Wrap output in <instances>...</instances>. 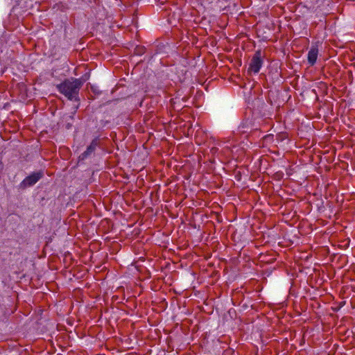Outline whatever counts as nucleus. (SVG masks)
<instances>
[{
    "label": "nucleus",
    "instance_id": "f257e3e1",
    "mask_svg": "<svg viewBox=\"0 0 355 355\" xmlns=\"http://www.w3.org/2000/svg\"><path fill=\"white\" fill-rule=\"evenodd\" d=\"M82 82L79 79L66 80L57 86L59 92L64 94L69 99H73L78 94Z\"/></svg>",
    "mask_w": 355,
    "mask_h": 355
},
{
    "label": "nucleus",
    "instance_id": "39448f33",
    "mask_svg": "<svg viewBox=\"0 0 355 355\" xmlns=\"http://www.w3.org/2000/svg\"><path fill=\"white\" fill-rule=\"evenodd\" d=\"M97 146V141L96 140H94L92 144L87 147V150L85 151L80 156V158L82 159H85L89 154L92 153L96 146Z\"/></svg>",
    "mask_w": 355,
    "mask_h": 355
},
{
    "label": "nucleus",
    "instance_id": "7ed1b4c3",
    "mask_svg": "<svg viewBox=\"0 0 355 355\" xmlns=\"http://www.w3.org/2000/svg\"><path fill=\"white\" fill-rule=\"evenodd\" d=\"M262 61L261 60V53L257 52L251 60L249 70L255 73H258L261 67Z\"/></svg>",
    "mask_w": 355,
    "mask_h": 355
},
{
    "label": "nucleus",
    "instance_id": "f03ea898",
    "mask_svg": "<svg viewBox=\"0 0 355 355\" xmlns=\"http://www.w3.org/2000/svg\"><path fill=\"white\" fill-rule=\"evenodd\" d=\"M42 178V173H34L26 177L20 184V187L25 189L35 184Z\"/></svg>",
    "mask_w": 355,
    "mask_h": 355
},
{
    "label": "nucleus",
    "instance_id": "20e7f679",
    "mask_svg": "<svg viewBox=\"0 0 355 355\" xmlns=\"http://www.w3.org/2000/svg\"><path fill=\"white\" fill-rule=\"evenodd\" d=\"M318 54V50L316 47L312 46L308 53V60L311 64H315Z\"/></svg>",
    "mask_w": 355,
    "mask_h": 355
}]
</instances>
